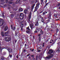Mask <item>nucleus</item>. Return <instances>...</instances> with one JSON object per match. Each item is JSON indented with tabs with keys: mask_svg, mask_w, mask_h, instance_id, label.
Segmentation results:
<instances>
[{
	"mask_svg": "<svg viewBox=\"0 0 60 60\" xmlns=\"http://www.w3.org/2000/svg\"><path fill=\"white\" fill-rule=\"evenodd\" d=\"M8 27L7 26H6L4 28V31H6L8 30Z\"/></svg>",
	"mask_w": 60,
	"mask_h": 60,
	"instance_id": "obj_8",
	"label": "nucleus"
},
{
	"mask_svg": "<svg viewBox=\"0 0 60 60\" xmlns=\"http://www.w3.org/2000/svg\"><path fill=\"white\" fill-rule=\"evenodd\" d=\"M4 23V21L3 20H0V26H3Z\"/></svg>",
	"mask_w": 60,
	"mask_h": 60,
	"instance_id": "obj_3",
	"label": "nucleus"
},
{
	"mask_svg": "<svg viewBox=\"0 0 60 60\" xmlns=\"http://www.w3.org/2000/svg\"><path fill=\"white\" fill-rule=\"evenodd\" d=\"M38 32V31H37L36 30L34 31V32L36 33H37Z\"/></svg>",
	"mask_w": 60,
	"mask_h": 60,
	"instance_id": "obj_37",
	"label": "nucleus"
},
{
	"mask_svg": "<svg viewBox=\"0 0 60 60\" xmlns=\"http://www.w3.org/2000/svg\"><path fill=\"white\" fill-rule=\"evenodd\" d=\"M30 55V54H29L28 55H27V56H29V55Z\"/></svg>",
	"mask_w": 60,
	"mask_h": 60,
	"instance_id": "obj_50",
	"label": "nucleus"
},
{
	"mask_svg": "<svg viewBox=\"0 0 60 60\" xmlns=\"http://www.w3.org/2000/svg\"><path fill=\"white\" fill-rule=\"evenodd\" d=\"M44 21V20H43V19H42L41 20L42 22H43V23H45Z\"/></svg>",
	"mask_w": 60,
	"mask_h": 60,
	"instance_id": "obj_32",
	"label": "nucleus"
},
{
	"mask_svg": "<svg viewBox=\"0 0 60 60\" xmlns=\"http://www.w3.org/2000/svg\"><path fill=\"white\" fill-rule=\"evenodd\" d=\"M45 12H43V14L44 15V14H45Z\"/></svg>",
	"mask_w": 60,
	"mask_h": 60,
	"instance_id": "obj_54",
	"label": "nucleus"
},
{
	"mask_svg": "<svg viewBox=\"0 0 60 60\" xmlns=\"http://www.w3.org/2000/svg\"><path fill=\"white\" fill-rule=\"evenodd\" d=\"M40 35H41V34H39L38 35V36L39 37V40L40 41V40H41V38H41V37L40 36Z\"/></svg>",
	"mask_w": 60,
	"mask_h": 60,
	"instance_id": "obj_17",
	"label": "nucleus"
},
{
	"mask_svg": "<svg viewBox=\"0 0 60 60\" xmlns=\"http://www.w3.org/2000/svg\"><path fill=\"white\" fill-rule=\"evenodd\" d=\"M28 23H30V20H29V19L28 20Z\"/></svg>",
	"mask_w": 60,
	"mask_h": 60,
	"instance_id": "obj_36",
	"label": "nucleus"
},
{
	"mask_svg": "<svg viewBox=\"0 0 60 60\" xmlns=\"http://www.w3.org/2000/svg\"><path fill=\"white\" fill-rule=\"evenodd\" d=\"M31 57H32L33 58V57H34V55H31Z\"/></svg>",
	"mask_w": 60,
	"mask_h": 60,
	"instance_id": "obj_46",
	"label": "nucleus"
},
{
	"mask_svg": "<svg viewBox=\"0 0 60 60\" xmlns=\"http://www.w3.org/2000/svg\"><path fill=\"white\" fill-rule=\"evenodd\" d=\"M39 5H40V3L39 2L37 4L36 6L35 7V9L34 12H35V11H37V9H38L39 8Z\"/></svg>",
	"mask_w": 60,
	"mask_h": 60,
	"instance_id": "obj_1",
	"label": "nucleus"
},
{
	"mask_svg": "<svg viewBox=\"0 0 60 60\" xmlns=\"http://www.w3.org/2000/svg\"><path fill=\"white\" fill-rule=\"evenodd\" d=\"M56 52H57V51H60V48H59L56 51Z\"/></svg>",
	"mask_w": 60,
	"mask_h": 60,
	"instance_id": "obj_27",
	"label": "nucleus"
},
{
	"mask_svg": "<svg viewBox=\"0 0 60 60\" xmlns=\"http://www.w3.org/2000/svg\"><path fill=\"white\" fill-rule=\"evenodd\" d=\"M56 17H57V15H56Z\"/></svg>",
	"mask_w": 60,
	"mask_h": 60,
	"instance_id": "obj_63",
	"label": "nucleus"
},
{
	"mask_svg": "<svg viewBox=\"0 0 60 60\" xmlns=\"http://www.w3.org/2000/svg\"><path fill=\"white\" fill-rule=\"evenodd\" d=\"M27 33H30V31H26Z\"/></svg>",
	"mask_w": 60,
	"mask_h": 60,
	"instance_id": "obj_43",
	"label": "nucleus"
},
{
	"mask_svg": "<svg viewBox=\"0 0 60 60\" xmlns=\"http://www.w3.org/2000/svg\"><path fill=\"white\" fill-rule=\"evenodd\" d=\"M19 11H23V9H22V8H21L19 9Z\"/></svg>",
	"mask_w": 60,
	"mask_h": 60,
	"instance_id": "obj_18",
	"label": "nucleus"
},
{
	"mask_svg": "<svg viewBox=\"0 0 60 60\" xmlns=\"http://www.w3.org/2000/svg\"><path fill=\"white\" fill-rule=\"evenodd\" d=\"M37 0H34V1L31 2L32 4H33V3L34 2H35V3H37Z\"/></svg>",
	"mask_w": 60,
	"mask_h": 60,
	"instance_id": "obj_11",
	"label": "nucleus"
},
{
	"mask_svg": "<svg viewBox=\"0 0 60 60\" xmlns=\"http://www.w3.org/2000/svg\"><path fill=\"white\" fill-rule=\"evenodd\" d=\"M60 42H59L58 43H57V44H59L60 43Z\"/></svg>",
	"mask_w": 60,
	"mask_h": 60,
	"instance_id": "obj_55",
	"label": "nucleus"
},
{
	"mask_svg": "<svg viewBox=\"0 0 60 60\" xmlns=\"http://www.w3.org/2000/svg\"><path fill=\"white\" fill-rule=\"evenodd\" d=\"M30 26L31 29H32L34 28V26L33 25V24H30Z\"/></svg>",
	"mask_w": 60,
	"mask_h": 60,
	"instance_id": "obj_9",
	"label": "nucleus"
},
{
	"mask_svg": "<svg viewBox=\"0 0 60 60\" xmlns=\"http://www.w3.org/2000/svg\"><path fill=\"white\" fill-rule=\"evenodd\" d=\"M31 12H30V13L28 15L29 18L30 19V18H31Z\"/></svg>",
	"mask_w": 60,
	"mask_h": 60,
	"instance_id": "obj_13",
	"label": "nucleus"
},
{
	"mask_svg": "<svg viewBox=\"0 0 60 60\" xmlns=\"http://www.w3.org/2000/svg\"><path fill=\"white\" fill-rule=\"evenodd\" d=\"M39 29H40L39 28H38V27H37L36 28V30H39Z\"/></svg>",
	"mask_w": 60,
	"mask_h": 60,
	"instance_id": "obj_26",
	"label": "nucleus"
},
{
	"mask_svg": "<svg viewBox=\"0 0 60 60\" xmlns=\"http://www.w3.org/2000/svg\"><path fill=\"white\" fill-rule=\"evenodd\" d=\"M38 52H41V50H38Z\"/></svg>",
	"mask_w": 60,
	"mask_h": 60,
	"instance_id": "obj_39",
	"label": "nucleus"
},
{
	"mask_svg": "<svg viewBox=\"0 0 60 60\" xmlns=\"http://www.w3.org/2000/svg\"><path fill=\"white\" fill-rule=\"evenodd\" d=\"M17 33H15V35H17Z\"/></svg>",
	"mask_w": 60,
	"mask_h": 60,
	"instance_id": "obj_62",
	"label": "nucleus"
},
{
	"mask_svg": "<svg viewBox=\"0 0 60 60\" xmlns=\"http://www.w3.org/2000/svg\"><path fill=\"white\" fill-rule=\"evenodd\" d=\"M42 47H44V45H43Z\"/></svg>",
	"mask_w": 60,
	"mask_h": 60,
	"instance_id": "obj_59",
	"label": "nucleus"
},
{
	"mask_svg": "<svg viewBox=\"0 0 60 60\" xmlns=\"http://www.w3.org/2000/svg\"><path fill=\"white\" fill-rule=\"evenodd\" d=\"M12 1H13V0H6V2L7 3V2H9V3L11 4L12 3Z\"/></svg>",
	"mask_w": 60,
	"mask_h": 60,
	"instance_id": "obj_5",
	"label": "nucleus"
},
{
	"mask_svg": "<svg viewBox=\"0 0 60 60\" xmlns=\"http://www.w3.org/2000/svg\"><path fill=\"white\" fill-rule=\"evenodd\" d=\"M41 2L42 4V3H43V0H41Z\"/></svg>",
	"mask_w": 60,
	"mask_h": 60,
	"instance_id": "obj_42",
	"label": "nucleus"
},
{
	"mask_svg": "<svg viewBox=\"0 0 60 60\" xmlns=\"http://www.w3.org/2000/svg\"><path fill=\"white\" fill-rule=\"evenodd\" d=\"M9 34V31H8L7 32L5 33V35L6 36H8V34Z\"/></svg>",
	"mask_w": 60,
	"mask_h": 60,
	"instance_id": "obj_7",
	"label": "nucleus"
},
{
	"mask_svg": "<svg viewBox=\"0 0 60 60\" xmlns=\"http://www.w3.org/2000/svg\"><path fill=\"white\" fill-rule=\"evenodd\" d=\"M5 40L6 41H9L11 40V38L10 37H5Z\"/></svg>",
	"mask_w": 60,
	"mask_h": 60,
	"instance_id": "obj_4",
	"label": "nucleus"
},
{
	"mask_svg": "<svg viewBox=\"0 0 60 60\" xmlns=\"http://www.w3.org/2000/svg\"><path fill=\"white\" fill-rule=\"evenodd\" d=\"M38 57L36 56V60H37V58Z\"/></svg>",
	"mask_w": 60,
	"mask_h": 60,
	"instance_id": "obj_52",
	"label": "nucleus"
},
{
	"mask_svg": "<svg viewBox=\"0 0 60 60\" xmlns=\"http://www.w3.org/2000/svg\"><path fill=\"white\" fill-rule=\"evenodd\" d=\"M21 2L20 0H17L16 2V4H19V3H20V2Z\"/></svg>",
	"mask_w": 60,
	"mask_h": 60,
	"instance_id": "obj_10",
	"label": "nucleus"
},
{
	"mask_svg": "<svg viewBox=\"0 0 60 60\" xmlns=\"http://www.w3.org/2000/svg\"><path fill=\"white\" fill-rule=\"evenodd\" d=\"M40 33L41 34H43V31L42 30H41V31L40 32Z\"/></svg>",
	"mask_w": 60,
	"mask_h": 60,
	"instance_id": "obj_28",
	"label": "nucleus"
},
{
	"mask_svg": "<svg viewBox=\"0 0 60 60\" xmlns=\"http://www.w3.org/2000/svg\"><path fill=\"white\" fill-rule=\"evenodd\" d=\"M25 51H26V50L24 49V51H23L24 52H25Z\"/></svg>",
	"mask_w": 60,
	"mask_h": 60,
	"instance_id": "obj_53",
	"label": "nucleus"
},
{
	"mask_svg": "<svg viewBox=\"0 0 60 60\" xmlns=\"http://www.w3.org/2000/svg\"><path fill=\"white\" fill-rule=\"evenodd\" d=\"M10 48V47H5V49H7L8 50V49H9Z\"/></svg>",
	"mask_w": 60,
	"mask_h": 60,
	"instance_id": "obj_22",
	"label": "nucleus"
},
{
	"mask_svg": "<svg viewBox=\"0 0 60 60\" xmlns=\"http://www.w3.org/2000/svg\"><path fill=\"white\" fill-rule=\"evenodd\" d=\"M53 50L52 49H50L49 50V52H48V54H52L53 52Z\"/></svg>",
	"mask_w": 60,
	"mask_h": 60,
	"instance_id": "obj_6",
	"label": "nucleus"
},
{
	"mask_svg": "<svg viewBox=\"0 0 60 60\" xmlns=\"http://www.w3.org/2000/svg\"><path fill=\"white\" fill-rule=\"evenodd\" d=\"M11 17H13V15H11Z\"/></svg>",
	"mask_w": 60,
	"mask_h": 60,
	"instance_id": "obj_40",
	"label": "nucleus"
},
{
	"mask_svg": "<svg viewBox=\"0 0 60 60\" xmlns=\"http://www.w3.org/2000/svg\"><path fill=\"white\" fill-rule=\"evenodd\" d=\"M42 48V47H41L40 46L39 48V49H41V48Z\"/></svg>",
	"mask_w": 60,
	"mask_h": 60,
	"instance_id": "obj_35",
	"label": "nucleus"
},
{
	"mask_svg": "<svg viewBox=\"0 0 60 60\" xmlns=\"http://www.w3.org/2000/svg\"><path fill=\"white\" fill-rule=\"evenodd\" d=\"M15 27H14L13 28V30H15Z\"/></svg>",
	"mask_w": 60,
	"mask_h": 60,
	"instance_id": "obj_47",
	"label": "nucleus"
},
{
	"mask_svg": "<svg viewBox=\"0 0 60 60\" xmlns=\"http://www.w3.org/2000/svg\"><path fill=\"white\" fill-rule=\"evenodd\" d=\"M27 12V10L26 9L24 10V12L25 13H26Z\"/></svg>",
	"mask_w": 60,
	"mask_h": 60,
	"instance_id": "obj_19",
	"label": "nucleus"
},
{
	"mask_svg": "<svg viewBox=\"0 0 60 60\" xmlns=\"http://www.w3.org/2000/svg\"><path fill=\"white\" fill-rule=\"evenodd\" d=\"M8 50L9 52H12V49L10 48Z\"/></svg>",
	"mask_w": 60,
	"mask_h": 60,
	"instance_id": "obj_12",
	"label": "nucleus"
},
{
	"mask_svg": "<svg viewBox=\"0 0 60 60\" xmlns=\"http://www.w3.org/2000/svg\"><path fill=\"white\" fill-rule=\"evenodd\" d=\"M9 57H11V58L12 57V55H9L8 57V58Z\"/></svg>",
	"mask_w": 60,
	"mask_h": 60,
	"instance_id": "obj_30",
	"label": "nucleus"
},
{
	"mask_svg": "<svg viewBox=\"0 0 60 60\" xmlns=\"http://www.w3.org/2000/svg\"><path fill=\"white\" fill-rule=\"evenodd\" d=\"M39 25V24L38 23V22L36 23V24H35V26H38Z\"/></svg>",
	"mask_w": 60,
	"mask_h": 60,
	"instance_id": "obj_23",
	"label": "nucleus"
},
{
	"mask_svg": "<svg viewBox=\"0 0 60 60\" xmlns=\"http://www.w3.org/2000/svg\"><path fill=\"white\" fill-rule=\"evenodd\" d=\"M27 29L29 31L30 30V29H29V26L27 28Z\"/></svg>",
	"mask_w": 60,
	"mask_h": 60,
	"instance_id": "obj_29",
	"label": "nucleus"
},
{
	"mask_svg": "<svg viewBox=\"0 0 60 60\" xmlns=\"http://www.w3.org/2000/svg\"><path fill=\"white\" fill-rule=\"evenodd\" d=\"M11 28H12V25H11Z\"/></svg>",
	"mask_w": 60,
	"mask_h": 60,
	"instance_id": "obj_56",
	"label": "nucleus"
},
{
	"mask_svg": "<svg viewBox=\"0 0 60 60\" xmlns=\"http://www.w3.org/2000/svg\"><path fill=\"white\" fill-rule=\"evenodd\" d=\"M4 25L2 27V29H3L4 28Z\"/></svg>",
	"mask_w": 60,
	"mask_h": 60,
	"instance_id": "obj_44",
	"label": "nucleus"
},
{
	"mask_svg": "<svg viewBox=\"0 0 60 60\" xmlns=\"http://www.w3.org/2000/svg\"><path fill=\"white\" fill-rule=\"evenodd\" d=\"M48 4H49L48 3H46L45 5V6H47V5H48Z\"/></svg>",
	"mask_w": 60,
	"mask_h": 60,
	"instance_id": "obj_41",
	"label": "nucleus"
},
{
	"mask_svg": "<svg viewBox=\"0 0 60 60\" xmlns=\"http://www.w3.org/2000/svg\"><path fill=\"white\" fill-rule=\"evenodd\" d=\"M1 60H4V56H2L1 58Z\"/></svg>",
	"mask_w": 60,
	"mask_h": 60,
	"instance_id": "obj_21",
	"label": "nucleus"
},
{
	"mask_svg": "<svg viewBox=\"0 0 60 60\" xmlns=\"http://www.w3.org/2000/svg\"><path fill=\"white\" fill-rule=\"evenodd\" d=\"M1 34L2 36H4V32H1Z\"/></svg>",
	"mask_w": 60,
	"mask_h": 60,
	"instance_id": "obj_15",
	"label": "nucleus"
},
{
	"mask_svg": "<svg viewBox=\"0 0 60 60\" xmlns=\"http://www.w3.org/2000/svg\"><path fill=\"white\" fill-rule=\"evenodd\" d=\"M59 9H60V7L59 8Z\"/></svg>",
	"mask_w": 60,
	"mask_h": 60,
	"instance_id": "obj_64",
	"label": "nucleus"
},
{
	"mask_svg": "<svg viewBox=\"0 0 60 60\" xmlns=\"http://www.w3.org/2000/svg\"><path fill=\"white\" fill-rule=\"evenodd\" d=\"M34 5H35V4H33L32 6V7L31 8V10H32L33 9H34Z\"/></svg>",
	"mask_w": 60,
	"mask_h": 60,
	"instance_id": "obj_14",
	"label": "nucleus"
},
{
	"mask_svg": "<svg viewBox=\"0 0 60 60\" xmlns=\"http://www.w3.org/2000/svg\"><path fill=\"white\" fill-rule=\"evenodd\" d=\"M53 56V55L52 54H51L50 56H48L46 57V59H49L50 58H52V57Z\"/></svg>",
	"mask_w": 60,
	"mask_h": 60,
	"instance_id": "obj_2",
	"label": "nucleus"
},
{
	"mask_svg": "<svg viewBox=\"0 0 60 60\" xmlns=\"http://www.w3.org/2000/svg\"><path fill=\"white\" fill-rule=\"evenodd\" d=\"M28 59L29 60H31V58L30 57V56H29L28 58Z\"/></svg>",
	"mask_w": 60,
	"mask_h": 60,
	"instance_id": "obj_31",
	"label": "nucleus"
},
{
	"mask_svg": "<svg viewBox=\"0 0 60 60\" xmlns=\"http://www.w3.org/2000/svg\"><path fill=\"white\" fill-rule=\"evenodd\" d=\"M27 9H29V8H30V7L29 6L27 7Z\"/></svg>",
	"mask_w": 60,
	"mask_h": 60,
	"instance_id": "obj_38",
	"label": "nucleus"
},
{
	"mask_svg": "<svg viewBox=\"0 0 60 60\" xmlns=\"http://www.w3.org/2000/svg\"><path fill=\"white\" fill-rule=\"evenodd\" d=\"M54 16L55 17H56V15L55 14L54 15Z\"/></svg>",
	"mask_w": 60,
	"mask_h": 60,
	"instance_id": "obj_57",
	"label": "nucleus"
},
{
	"mask_svg": "<svg viewBox=\"0 0 60 60\" xmlns=\"http://www.w3.org/2000/svg\"><path fill=\"white\" fill-rule=\"evenodd\" d=\"M4 18H5V16L4 15V13H3L2 14Z\"/></svg>",
	"mask_w": 60,
	"mask_h": 60,
	"instance_id": "obj_33",
	"label": "nucleus"
},
{
	"mask_svg": "<svg viewBox=\"0 0 60 60\" xmlns=\"http://www.w3.org/2000/svg\"><path fill=\"white\" fill-rule=\"evenodd\" d=\"M21 30H23V28H22L21 27Z\"/></svg>",
	"mask_w": 60,
	"mask_h": 60,
	"instance_id": "obj_49",
	"label": "nucleus"
},
{
	"mask_svg": "<svg viewBox=\"0 0 60 60\" xmlns=\"http://www.w3.org/2000/svg\"><path fill=\"white\" fill-rule=\"evenodd\" d=\"M16 57L17 58H18V55L16 56Z\"/></svg>",
	"mask_w": 60,
	"mask_h": 60,
	"instance_id": "obj_48",
	"label": "nucleus"
},
{
	"mask_svg": "<svg viewBox=\"0 0 60 60\" xmlns=\"http://www.w3.org/2000/svg\"><path fill=\"white\" fill-rule=\"evenodd\" d=\"M19 16H24V15L23 14H20L19 15Z\"/></svg>",
	"mask_w": 60,
	"mask_h": 60,
	"instance_id": "obj_24",
	"label": "nucleus"
},
{
	"mask_svg": "<svg viewBox=\"0 0 60 60\" xmlns=\"http://www.w3.org/2000/svg\"><path fill=\"white\" fill-rule=\"evenodd\" d=\"M21 27H23V24H21Z\"/></svg>",
	"mask_w": 60,
	"mask_h": 60,
	"instance_id": "obj_34",
	"label": "nucleus"
},
{
	"mask_svg": "<svg viewBox=\"0 0 60 60\" xmlns=\"http://www.w3.org/2000/svg\"><path fill=\"white\" fill-rule=\"evenodd\" d=\"M56 31L57 32L58 31V29H56Z\"/></svg>",
	"mask_w": 60,
	"mask_h": 60,
	"instance_id": "obj_45",
	"label": "nucleus"
},
{
	"mask_svg": "<svg viewBox=\"0 0 60 60\" xmlns=\"http://www.w3.org/2000/svg\"><path fill=\"white\" fill-rule=\"evenodd\" d=\"M49 18L50 19L51 18V13H49Z\"/></svg>",
	"mask_w": 60,
	"mask_h": 60,
	"instance_id": "obj_25",
	"label": "nucleus"
},
{
	"mask_svg": "<svg viewBox=\"0 0 60 60\" xmlns=\"http://www.w3.org/2000/svg\"><path fill=\"white\" fill-rule=\"evenodd\" d=\"M60 6V3H58V4L56 5V7H59Z\"/></svg>",
	"mask_w": 60,
	"mask_h": 60,
	"instance_id": "obj_16",
	"label": "nucleus"
},
{
	"mask_svg": "<svg viewBox=\"0 0 60 60\" xmlns=\"http://www.w3.org/2000/svg\"><path fill=\"white\" fill-rule=\"evenodd\" d=\"M20 19H23V18H24V16H20Z\"/></svg>",
	"mask_w": 60,
	"mask_h": 60,
	"instance_id": "obj_20",
	"label": "nucleus"
},
{
	"mask_svg": "<svg viewBox=\"0 0 60 60\" xmlns=\"http://www.w3.org/2000/svg\"><path fill=\"white\" fill-rule=\"evenodd\" d=\"M52 60H55V59H52Z\"/></svg>",
	"mask_w": 60,
	"mask_h": 60,
	"instance_id": "obj_60",
	"label": "nucleus"
},
{
	"mask_svg": "<svg viewBox=\"0 0 60 60\" xmlns=\"http://www.w3.org/2000/svg\"><path fill=\"white\" fill-rule=\"evenodd\" d=\"M32 60H35V59H34V58H33L32 59Z\"/></svg>",
	"mask_w": 60,
	"mask_h": 60,
	"instance_id": "obj_51",
	"label": "nucleus"
},
{
	"mask_svg": "<svg viewBox=\"0 0 60 60\" xmlns=\"http://www.w3.org/2000/svg\"><path fill=\"white\" fill-rule=\"evenodd\" d=\"M8 6H10V5L8 4Z\"/></svg>",
	"mask_w": 60,
	"mask_h": 60,
	"instance_id": "obj_61",
	"label": "nucleus"
},
{
	"mask_svg": "<svg viewBox=\"0 0 60 60\" xmlns=\"http://www.w3.org/2000/svg\"><path fill=\"white\" fill-rule=\"evenodd\" d=\"M48 22H49V19L48 20Z\"/></svg>",
	"mask_w": 60,
	"mask_h": 60,
	"instance_id": "obj_58",
	"label": "nucleus"
}]
</instances>
